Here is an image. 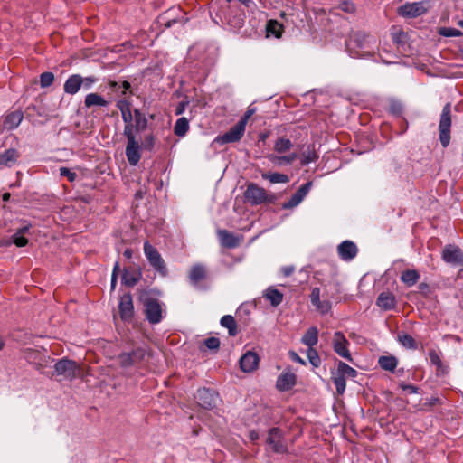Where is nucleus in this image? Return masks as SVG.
I'll return each mask as SVG.
<instances>
[{
    "instance_id": "f257e3e1",
    "label": "nucleus",
    "mask_w": 463,
    "mask_h": 463,
    "mask_svg": "<svg viewBox=\"0 0 463 463\" xmlns=\"http://www.w3.org/2000/svg\"><path fill=\"white\" fill-rule=\"evenodd\" d=\"M144 254L151 267L156 272H158L163 277L167 275L168 270L164 259L162 258L159 251L148 241L144 243Z\"/></svg>"
},
{
    "instance_id": "f03ea898",
    "label": "nucleus",
    "mask_w": 463,
    "mask_h": 463,
    "mask_svg": "<svg viewBox=\"0 0 463 463\" xmlns=\"http://www.w3.org/2000/svg\"><path fill=\"white\" fill-rule=\"evenodd\" d=\"M450 127L451 105L447 103L442 109L439 125V140L443 147H447L450 142Z\"/></svg>"
},
{
    "instance_id": "7ed1b4c3",
    "label": "nucleus",
    "mask_w": 463,
    "mask_h": 463,
    "mask_svg": "<svg viewBox=\"0 0 463 463\" xmlns=\"http://www.w3.org/2000/svg\"><path fill=\"white\" fill-rule=\"evenodd\" d=\"M145 315L150 324L156 325L162 321L164 309L162 304L155 298H147L144 302Z\"/></svg>"
},
{
    "instance_id": "20e7f679",
    "label": "nucleus",
    "mask_w": 463,
    "mask_h": 463,
    "mask_svg": "<svg viewBox=\"0 0 463 463\" xmlns=\"http://www.w3.org/2000/svg\"><path fill=\"white\" fill-rule=\"evenodd\" d=\"M54 371L57 375L63 379L71 380L79 373L80 368L76 362L70 359H61L54 364Z\"/></svg>"
},
{
    "instance_id": "39448f33",
    "label": "nucleus",
    "mask_w": 463,
    "mask_h": 463,
    "mask_svg": "<svg viewBox=\"0 0 463 463\" xmlns=\"http://www.w3.org/2000/svg\"><path fill=\"white\" fill-rule=\"evenodd\" d=\"M244 196L252 205L261 204L269 201L266 190L256 184H250L247 186Z\"/></svg>"
},
{
    "instance_id": "423d86ee",
    "label": "nucleus",
    "mask_w": 463,
    "mask_h": 463,
    "mask_svg": "<svg viewBox=\"0 0 463 463\" xmlns=\"http://www.w3.org/2000/svg\"><path fill=\"white\" fill-rule=\"evenodd\" d=\"M333 348L334 351L341 357L352 361L351 354L347 348L349 343L342 332H335L333 335Z\"/></svg>"
},
{
    "instance_id": "0eeeda50",
    "label": "nucleus",
    "mask_w": 463,
    "mask_h": 463,
    "mask_svg": "<svg viewBox=\"0 0 463 463\" xmlns=\"http://www.w3.org/2000/svg\"><path fill=\"white\" fill-rule=\"evenodd\" d=\"M245 132V126L242 122H239L230 128L229 131L224 133L222 136L217 137L215 141L219 144H227L239 141Z\"/></svg>"
},
{
    "instance_id": "6e6552de",
    "label": "nucleus",
    "mask_w": 463,
    "mask_h": 463,
    "mask_svg": "<svg viewBox=\"0 0 463 463\" xmlns=\"http://www.w3.org/2000/svg\"><path fill=\"white\" fill-rule=\"evenodd\" d=\"M369 36L363 32L353 33L345 42V47L351 57H358L357 52H353L354 48H364L367 45Z\"/></svg>"
},
{
    "instance_id": "1a4fd4ad",
    "label": "nucleus",
    "mask_w": 463,
    "mask_h": 463,
    "mask_svg": "<svg viewBox=\"0 0 463 463\" xmlns=\"http://www.w3.org/2000/svg\"><path fill=\"white\" fill-rule=\"evenodd\" d=\"M197 403L204 409H212L215 406L218 395L210 389H199L195 394Z\"/></svg>"
},
{
    "instance_id": "9d476101",
    "label": "nucleus",
    "mask_w": 463,
    "mask_h": 463,
    "mask_svg": "<svg viewBox=\"0 0 463 463\" xmlns=\"http://www.w3.org/2000/svg\"><path fill=\"white\" fill-rule=\"evenodd\" d=\"M427 11L421 2L407 3L399 7L398 13L403 17H417Z\"/></svg>"
},
{
    "instance_id": "9b49d317",
    "label": "nucleus",
    "mask_w": 463,
    "mask_h": 463,
    "mask_svg": "<svg viewBox=\"0 0 463 463\" xmlns=\"http://www.w3.org/2000/svg\"><path fill=\"white\" fill-rule=\"evenodd\" d=\"M119 315L122 320L129 321L134 316L132 296L129 293L121 296L118 305Z\"/></svg>"
},
{
    "instance_id": "f8f14e48",
    "label": "nucleus",
    "mask_w": 463,
    "mask_h": 463,
    "mask_svg": "<svg viewBox=\"0 0 463 463\" xmlns=\"http://www.w3.org/2000/svg\"><path fill=\"white\" fill-rule=\"evenodd\" d=\"M442 259L447 263L458 265L463 263V252L456 246L449 245L442 251Z\"/></svg>"
},
{
    "instance_id": "ddd939ff",
    "label": "nucleus",
    "mask_w": 463,
    "mask_h": 463,
    "mask_svg": "<svg viewBox=\"0 0 463 463\" xmlns=\"http://www.w3.org/2000/svg\"><path fill=\"white\" fill-rule=\"evenodd\" d=\"M267 442L276 453H283L286 451V447L281 440L280 430L277 428H272L269 430Z\"/></svg>"
},
{
    "instance_id": "4468645a",
    "label": "nucleus",
    "mask_w": 463,
    "mask_h": 463,
    "mask_svg": "<svg viewBox=\"0 0 463 463\" xmlns=\"http://www.w3.org/2000/svg\"><path fill=\"white\" fill-rule=\"evenodd\" d=\"M259 364V356L256 353L248 351L240 359L241 369L245 373L254 371Z\"/></svg>"
},
{
    "instance_id": "2eb2a0df",
    "label": "nucleus",
    "mask_w": 463,
    "mask_h": 463,
    "mask_svg": "<svg viewBox=\"0 0 463 463\" xmlns=\"http://www.w3.org/2000/svg\"><path fill=\"white\" fill-rule=\"evenodd\" d=\"M357 247L351 241H345L337 247V252L340 258L344 260H351L357 254Z\"/></svg>"
},
{
    "instance_id": "dca6fc26",
    "label": "nucleus",
    "mask_w": 463,
    "mask_h": 463,
    "mask_svg": "<svg viewBox=\"0 0 463 463\" xmlns=\"http://www.w3.org/2000/svg\"><path fill=\"white\" fill-rule=\"evenodd\" d=\"M146 352L144 349H137L131 353H124L119 355V362L122 366H129L145 358Z\"/></svg>"
},
{
    "instance_id": "f3484780",
    "label": "nucleus",
    "mask_w": 463,
    "mask_h": 463,
    "mask_svg": "<svg viewBox=\"0 0 463 463\" xmlns=\"http://www.w3.org/2000/svg\"><path fill=\"white\" fill-rule=\"evenodd\" d=\"M217 235L222 246L225 248L233 249L240 245V239L226 230H219Z\"/></svg>"
},
{
    "instance_id": "a211bd4d",
    "label": "nucleus",
    "mask_w": 463,
    "mask_h": 463,
    "mask_svg": "<svg viewBox=\"0 0 463 463\" xmlns=\"http://www.w3.org/2000/svg\"><path fill=\"white\" fill-rule=\"evenodd\" d=\"M376 305L384 311L392 310L396 306L395 296L391 292H382L376 299Z\"/></svg>"
},
{
    "instance_id": "6ab92c4d",
    "label": "nucleus",
    "mask_w": 463,
    "mask_h": 463,
    "mask_svg": "<svg viewBox=\"0 0 463 463\" xmlns=\"http://www.w3.org/2000/svg\"><path fill=\"white\" fill-rule=\"evenodd\" d=\"M295 384L296 375L290 372L281 373L276 383L277 388L282 392L290 390Z\"/></svg>"
},
{
    "instance_id": "aec40b11",
    "label": "nucleus",
    "mask_w": 463,
    "mask_h": 463,
    "mask_svg": "<svg viewBox=\"0 0 463 463\" xmlns=\"http://www.w3.org/2000/svg\"><path fill=\"white\" fill-rule=\"evenodd\" d=\"M83 78L79 74L71 75L65 81L63 90L65 93L74 95L80 89Z\"/></svg>"
},
{
    "instance_id": "412c9836",
    "label": "nucleus",
    "mask_w": 463,
    "mask_h": 463,
    "mask_svg": "<svg viewBox=\"0 0 463 463\" xmlns=\"http://www.w3.org/2000/svg\"><path fill=\"white\" fill-rule=\"evenodd\" d=\"M109 87L112 92H115L118 96L128 97L132 95V91L130 90L131 84L127 80L122 82L110 80L109 82Z\"/></svg>"
},
{
    "instance_id": "4be33fe9",
    "label": "nucleus",
    "mask_w": 463,
    "mask_h": 463,
    "mask_svg": "<svg viewBox=\"0 0 463 463\" xmlns=\"http://www.w3.org/2000/svg\"><path fill=\"white\" fill-rule=\"evenodd\" d=\"M126 156L131 165H137L140 160L139 145L137 141L128 142L126 146Z\"/></svg>"
},
{
    "instance_id": "5701e85b",
    "label": "nucleus",
    "mask_w": 463,
    "mask_h": 463,
    "mask_svg": "<svg viewBox=\"0 0 463 463\" xmlns=\"http://www.w3.org/2000/svg\"><path fill=\"white\" fill-rule=\"evenodd\" d=\"M19 157V153L14 148H9L0 152V166H12Z\"/></svg>"
},
{
    "instance_id": "b1692460",
    "label": "nucleus",
    "mask_w": 463,
    "mask_h": 463,
    "mask_svg": "<svg viewBox=\"0 0 463 463\" xmlns=\"http://www.w3.org/2000/svg\"><path fill=\"white\" fill-rule=\"evenodd\" d=\"M84 105L86 108L97 107H107L109 101L106 100L101 95L98 93H89L85 97Z\"/></svg>"
},
{
    "instance_id": "393cba45",
    "label": "nucleus",
    "mask_w": 463,
    "mask_h": 463,
    "mask_svg": "<svg viewBox=\"0 0 463 463\" xmlns=\"http://www.w3.org/2000/svg\"><path fill=\"white\" fill-rule=\"evenodd\" d=\"M318 342V330L316 326L309 327L301 338V343L308 348L314 347Z\"/></svg>"
},
{
    "instance_id": "a878e982",
    "label": "nucleus",
    "mask_w": 463,
    "mask_h": 463,
    "mask_svg": "<svg viewBox=\"0 0 463 463\" xmlns=\"http://www.w3.org/2000/svg\"><path fill=\"white\" fill-rule=\"evenodd\" d=\"M23 120V113L21 111H14L8 114L4 122L3 127L6 129H14Z\"/></svg>"
},
{
    "instance_id": "bb28decb",
    "label": "nucleus",
    "mask_w": 463,
    "mask_h": 463,
    "mask_svg": "<svg viewBox=\"0 0 463 463\" xmlns=\"http://www.w3.org/2000/svg\"><path fill=\"white\" fill-rule=\"evenodd\" d=\"M206 269L202 264H195L191 268L189 279L193 284H198L201 280L205 279Z\"/></svg>"
},
{
    "instance_id": "cd10ccee",
    "label": "nucleus",
    "mask_w": 463,
    "mask_h": 463,
    "mask_svg": "<svg viewBox=\"0 0 463 463\" xmlns=\"http://www.w3.org/2000/svg\"><path fill=\"white\" fill-rule=\"evenodd\" d=\"M298 158L297 153H291L287 156L269 155V159L276 165H289Z\"/></svg>"
},
{
    "instance_id": "c85d7f7f",
    "label": "nucleus",
    "mask_w": 463,
    "mask_h": 463,
    "mask_svg": "<svg viewBox=\"0 0 463 463\" xmlns=\"http://www.w3.org/2000/svg\"><path fill=\"white\" fill-rule=\"evenodd\" d=\"M264 297L270 302L271 306L273 307H278L283 301V294L272 287H269L266 289Z\"/></svg>"
},
{
    "instance_id": "c756f323",
    "label": "nucleus",
    "mask_w": 463,
    "mask_h": 463,
    "mask_svg": "<svg viewBox=\"0 0 463 463\" xmlns=\"http://www.w3.org/2000/svg\"><path fill=\"white\" fill-rule=\"evenodd\" d=\"M142 273L140 270L130 271L124 270L122 274V282L128 287H134L141 279Z\"/></svg>"
},
{
    "instance_id": "7c9ffc66",
    "label": "nucleus",
    "mask_w": 463,
    "mask_h": 463,
    "mask_svg": "<svg viewBox=\"0 0 463 463\" xmlns=\"http://www.w3.org/2000/svg\"><path fill=\"white\" fill-rule=\"evenodd\" d=\"M220 324L222 326L228 329L231 336H235L238 333L237 324L234 317L231 315H225L221 318Z\"/></svg>"
},
{
    "instance_id": "2f4dec72",
    "label": "nucleus",
    "mask_w": 463,
    "mask_h": 463,
    "mask_svg": "<svg viewBox=\"0 0 463 463\" xmlns=\"http://www.w3.org/2000/svg\"><path fill=\"white\" fill-rule=\"evenodd\" d=\"M378 364L382 369L393 372L398 364V360L392 355L381 356L378 359Z\"/></svg>"
},
{
    "instance_id": "473e14b6",
    "label": "nucleus",
    "mask_w": 463,
    "mask_h": 463,
    "mask_svg": "<svg viewBox=\"0 0 463 463\" xmlns=\"http://www.w3.org/2000/svg\"><path fill=\"white\" fill-rule=\"evenodd\" d=\"M419 279L420 274L415 269H407L403 271L401 276V280L408 287L415 285Z\"/></svg>"
},
{
    "instance_id": "72a5a7b5",
    "label": "nucleus",
    "mask_w": 463,
    "mask_h": 463,
    "mask_svg": "<svg viewBox=\"0 0 463 463\" xmlns=\"http://www.w3.org/2000/svg\"><path fill=\"white\" fill-rule=\"evenodd\" d=\"M189 130L188 119L184 117L176 120L174 127V133L178 137H184Z\"/></svg>"
},
{
    "instance_id": "f704fd0d",
    "label": "nucleus",
    "mask_w": 463,
    "mask_h": 463,
    "mask_svg": "<svg viewBox=\"0 0 463 463\" xmlns=\"http://www.w3.org/2000/svg\"><path fill=\"white\" fill-rule=\"evenodd\" d=\"M261 176L263 179L269 180L272 184H286L289 182L288 176L280 173H264Z\"/></svg>"
},
{
    "instance_id": "c9c22d12",
    "label": "nucleus",
    "mask_w": 463,
    "mask_h": 463,
    "mask_svg": "<svg viewBox=\"0 0 463 463\" xmlns=\"http://www.w3.org/2000/svg\"><path fill=\"white\" fill-rule=\"evenodd\" d=\"M135 128L137 131H143L147 127L146 116L137 109H134Z\"/></svg>"
},
{
    "instance_id": "e433bc0d",
    "label": "nucleus",
    "mask_w": 463,
    "mask_h": 463,
    "mask_svg": "<svg viewBox=\"0 0 463 463\" xmlns=\"http://www.w3.org/2000/svg\"><path fill=\"white\" fill-rule=\"evenodd\" d=\"M293 147L292 142L284 137L278 138L274 144V150L279 153H286Z\"/></svg>"
},
{
    "instance_id": "4c0bfd02",
    "label": "nucleus",
    "mask_w": 463,
    "mask_h": 463,
    "mask_svg": "<svg viewBox=\"0 0 463 463\" xmlns=\"http://www.w3.org/2000/svg\"><path fill=\"white\" fill-rule=\"evenodd\" d=\"M317 159L318 155L313 148L310 147H307V149L305 150L300 156V162L302 165H307L310 163L316 162Z\"/></svg>"
},
{
    "instance_id": "58836bf2",
    "label": "nucleus",
    "mask_w": 463,
    "mask_h": 463,
    "mask_svg": "<svg viewBox=\"0 0 463 463\" xmlns=\"http://www.w3.org/2000/svg\"><path fill=\"white\" fill-rule=\"evenodd\" d=\"M336 373L343 375V377L348 376L354 378L357 374V372L353 367L349 366L347 364L344 362H339L337 364Z\"/></svg>"
},
{
    "instance_id": "ea45409f",
    "label": "nucleus",
    "mask_w": 463,
    "mask_h": 463,
    "mask_svg": "<svg viewBox=\"0 0 463 463\" xmlns=\"http://www.w3.org/2000/svg\"><path fill=\"white\" fill-rule=\"evenodd\" d=\"M332 380L336 388V392L339 395H342L345 391L346 381L345 377H343L341 374H337L336 373L332 376Z\"/></svg>"
},
{
    "instance_id": "a19ab883",
    "label": "nucleus",
    "mask_w": 463,
    "mask_h": 463,
    "mask_svg": "<svg viewBox=\"0 0 463 463\" xmlns=\"http://www.w3.org/2000/svg\"><path fill=\"white\" fill-rule=\"evenodd\" d=\"M399 342L408 349H416L417 344L414 338L408 334H402L398 335Z\"/></svg>"
},
{
    "instance_id": "79ce46f5",
    "label": "nucleus",
    "mask_w": 463,
    "mask_h": 463,
    "mask_svg": "<svg viewBox=\"0 0 463 463\" xmlns=\"http://www.w3.org/2000/svg\"><path fill=\"white\" fill-rule=\"evenodd\" d=\"M267 31L276 37H279L282 33V25L279 22L271 20L268 23Z\"/></svg>"
},
{
    "instance_id": "37998d69",
    "label": "nucleus",
    "mask_w": 463,
    "mask_h": 463,
    "mask_svg": "<svg viewBox=\"0 0 463 463\" xmlns=\"http://www.w3.org/2000/svg\"><path fill=\"white\" fill-rule=\"evenodd\" d=\"M307 358H308L310 364L313 366L318 367L320 365V364H321L320 357H319L317 350L314 349V347L307 349Z\"/></svg>"
},
{
    "instance_id": "c03bdc74",
    "label": "nucleus",
    "mask_w": 463,
    "mask_h": 463,
    "mask_svg": "<svg viewBox=\"0 0 463 463\" xmlns=\"http://www.w3.org/2000/svg\"><path fill=\"white\" fill-rule=\"evenodd\" d=\"M54 81V75L52 72H43L40 76V84L42 88L51 86Z\"/></svg>"
},
{
    "instance_id": "a18cd8bd",
    "label": "nucleus",
    "mask_w": 463,
    "mask_h": 463,
    "mask_svg": "<svg viewBox=\"0 0 463 463\" xmlns=\"http://www.w3.org/2000/svg\"><path fill=\"white\" fill-rule=\"evenodd\" d=\"M314 307H316L317 310L321 314H326L331 309V302L328 300L321 301L318 299V302L312 304Z\"/></svg>"
},
{
    "instance_id": "49530a36",
    "label": "nucleus",
    "mask_w": 463,
    "mask_h": 463,
    "mask_svg": "<svg viewBox=\"0 0 463 463\" xmlns=\"http://www.w3.org/2000/svg\"><path fill=\"white\" fill-rule=\"evenodd\" d=\"M303 201V198L296 192L290 199L283 204L284 209H291L298 205Z\"/></svg>"
},
{
    "instance_id": "de8ad7c7",
    "label": "nucleus",
    "mask_w": 463,
    "mask_h": 463,
    "mask_svg": "<svg viewBox=\"0 0 463 463\" xmlns=\"http://www.w3.org/2000/svg\"><path fill=\"white\" fill-rule=\"evenodd\" d=\"M303 201V198L296 192L290 199L283 204L284 209H291L298 205Z\"/></svg>"
},
{
    "instance_id": "09e8293b",
    "label": "nucleus",
    "mask_w": 463,
    "mask_h": 463,
    "mask_svg": "<svg viewBox=\"0 0 463 463\" xmlns=\"http://www.w3.org/2000/svg\"><path fill=\"white\" fill-rule=\"evenodd\" d=\"M134 129H136L135 125H133L132 123H128V124L125 125L123 134L127 137L128 142L137 141L135 134H134Z\"/></svg>"
},
{
    "instance_id": "8fccbe9b",
    "label": "nucleus",
    "mask_w": 463,
    "mask_h": 463,
    "mask_svg": "<svg viewBox=\"0 0 463 463\" xmlns=\"http://www.w3.org/2000/svg\"><path fill=\"white\" fill-rule=\"evenodd\" d=\"M439 34L445 37H459L463 33L455 28L443 27L439 30Z\"/></svg>"
},
{
    "instance_id": "3c124183",
    "label": "nucleus",
    "mask_w": 463,
    "mask_h": 463,
    "mask_svg": "<svg viewBox=\"0 0 463 463\" xmlns=\"http://www.w3.org/2000/svg\"><path fill=\"white\" fill-rule=\"evenodd\" d=\"M203 344L210 350H218L220 347L219 338L213 336L205 339Z\"/></svg>"
},
{
    "instance_id": "603ef678",
    "label": "nucleus",
    "mask_w": 463,
    "mask_h": 463,
    "mask_svg": "<svg viewBox=\"0 0 463 463\" xmlns=\"http://www.w3.org/2000/svg\"><path fill=\"white\" fill-rule=\"evenodd\" d=\"M12 242L17 247H24L28 243V240L18 233H14L12 236Z\"/></svg>"
},
{
    "instance_id": "864d4df0",
    "label": "nucleus",
    "mask_w": 463,
    "mask_h": 463,
    "mask_svg": "<svg viewBox=\"0 0 463 463\" xmlns=\"http://www.w3.org/2000/svg\"><path fill=\"white\" fill-rule=\"evenodd\" d=\"M429 358L432 364L436 365L438 368L441 367V360L438 353L434 350L429 352Z\"/></svg>"
},
{
    "instance_id": "5fc2aeb1",
    "label": "nucleus",
    "mask_w": 463,
    "mask_h": 463,
    "mask_svg": "<svg viewBox=\"0 0 463 463\" xmlns=\"http://www.w3.org/2000/svg\"><path fill=\"white\" fill-rule=\"evenodd\" d=\"M59 171H60V175L61 176H66L69 179V181H71V182H73L77 177L76 173L71 172L67 167H61Z\"/></svg>"
},
{
    "instance_id": "6e6d98bb",
    "label": "nucleus",
    "mask_w": 463,
    "mask_h": 463,
    "mask_svg": "<svg viewBox=\"0 0 463 463\" xmlns=\"http://www.w3.org/2000/svg\"><path fill=\"white\" fill-rule=\"evenodd\" d=\"M312 186L311 182H307L304 184H302L297 191L299 196H301L303 199L306 197V195L308 194L310 188Z\"/></svg>"
},
{
    "instance_id": "4d7b16f0",
    "label": "nucleus",
    "mask_w": 463,
    "mask_h": 463,
    "mask_svg": "<svg viewBox=\"0 0 463 463\" xmlns=\"http://www.w3.org/2000/svg\"><path fill=\"white\" fill-rule=\"evenodd\" d=\"M256 112V108L254 107H251L250 106L247 109V111L245 112V114L243 115V117L241 118V119L239 120V122H242L243 123V126L246 127V124L249 120V118Z\"/></svg>"
},
{
    "instance_id": "13d9d810",
    "label": "nucleus",
    "mask_w": 463,
    "mask_h": 463,
    "mask_svg": "<svg viewBox=\"0 0 463 463\" xmlns=\"http://www.w3.org/2000/svg\"><path fill=\"white\" fill-rule=\"evenodd\" d=\"M117 108L120 110L122 113L123 111H128L130 110V103L126 99H120L116 104Z\"/></svg>"
},
{
    "instance_id": "bf43d9fd",
    "label": "nucleus",
    "mask_w": 463,
    "mask_h": 463,
    "mask_svg": "<svg viewBox=\"0 0 463 463\" xmlns=\"http://www.w3.org/2000/svg\"><path fill=\"white\" fill-rule=\"evenodd\" d=\"M97 81V79L93 76H89L86 78H83V83L81 86H83L84 89L89 90L91 88V86Z\"/></svg>"
},
{
    "instance_id": "052dcab7",
    "label": "nucleus",
    "mask_w": 463,
    "mask_h": 463,
    "mask_svg": "<svg viewBox=\"0 0 463 463\" xmlns=\"http://www.w3.org/2000/svg\"><path fill=\"white\" fill-rule=\"evenodd\" d=\"M118 269H119V264H118V262H116L115 265H114L112 275H111V288H112V289L115 288L116 284H117V278H118Z\"/></svg>"
},
{
    "instance_id": "680f3d73",
    "label": "nucleus",
    "mask_w": 463,
    "mask_h": 463,
    "mask_svg": "<svg viewBox=\"0 0 463 463\" xmlns=\"http://www.w3.org/2000/svg\"><path fill=\"white\" fill-rule=\"evenodd\" d=\"M318 299H320V289L314 288L310 294L311 304L318 302Z\"/></svg>"
},
{
    "instance_id": "e2e57ef3",
    "label": "nucleus",
    "mask_w": 463,
    "mask_h": 463,
    "mask_svg": "<svg viewBox=\"0 0 463 463\" xmlns=\"http://www.w3.org/2000/svg\"><path fill=\"white\" fill-rule=\"evenodd\" d=\"M400 387L409 392L410 393H417L418 392V387L412 384H406L404 383H400Z\"/></svg>"
},
{
    "instance_id": "0e129e2a",
    "label": "nucleus",
    "mask_w": 463,
    "mask_h": 463,
    "mask_svg": "<svg viewBox=\"0 0 463 463\" xmlns=\"http://www.w3.org/2000/svg\"><path fill=\"white\" fill-rule=\"evenodd\" d=\"M121 115H122V119L125 122V124L132 123L134 115H132L131 109L128 111H125V112L123 111L121 113Z\"/></svg>"
},
{
    "instance_id": "69168bd1",
    "label": "nucleus",
    "mask_w": 463,
    "mask_h": 463,
    "mask_svg": "<svg viewBox=\"0 0 463 463\" xmlns=\"http://www.w3.org/2000/svg\"><path fill=\"white\" fill-rule=\"evenodd\" d=\"M153 146H154V137L151 135L146 137L145 142H144L145 148L150 150L153 148Z\"/></svg>"
},
{
    "instance_id": "338daca9",
    "label": "nucleus",
    "mask_w": 463,
    "mask_h": 463,
    "mask_svg": "<svg viewBox=\"0 0 463 463\" xmlns=\"http://www.w3.org/2000/svg\"><path fill=\"white\" fill-rule=\"evenodd\" d=\"M295 271L294 266H285L281 268V272L285 277H289Z\"/></svg>"
},
{
    "instance_id": "774afa93",
    "label": "nucleus",
    "mask_w": 463,
    "mask_h": 463,
    "mask_svg": "<svg viewBox=\"0 0 463 463\" xmlns=\"http://www.w3.org/2000/svg\"><path fill=\"white\" fill-rule=\"evenodd\" d=\"M342 9L345 12L352 13L354 11V5L351 2H344L342 4Z\"/></svg>"
}]
</instances>
